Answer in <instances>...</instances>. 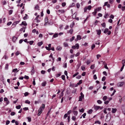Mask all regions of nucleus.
<instances>
[{"label":"nucleus","mask_w":125,"mask_h":125,"mask_svg":"<svg viewBox=\"0 0 125 125\" xmlns=\"http://www.w3.org/2000/svg\"><path fill=\"white\" fill-rule=\"evenodd\" d=\"M45 105L44 104H42V106H41L39 109L38 111V116H40L41 114L42 113L43 110L45 108Z\"/></svg>","instance_id":"f257e3e1"},{"label":"nucleus","mask_w":125,"mask_h":125,"mask_svg":"<svg viewBox=\"0 0 125 125\" xmlns=\"http://www.w3.org/2000/svg\"><path fill=\"white\" fill-rule=\"evenodd\" d=\"M104 33L106 34L109 35L111 34V32L110 31H108V28H106L104 31Z\"/></svg>","instance_id":"f03ea898"},{"label":"nucleus","mask_w":125,"mask_h":125,"mask_svg":"<svg viewBox=\"0 0 125 125\" xmlns=\"http://www.w3.org/2000/svg\"><path fill=\"white\" fill-rule=\"evenodd\" d=\"M79 45L78 43H76L75 45H73L72 46V48L74 49L77 48V49H79Z\"/></svg>","instance_id":"7ed1b4c3"},{"label":"nucleus","mask_w":125,"mask_h":125,"mask_svg":"<svg viewBox=\"0 0 125 125\" xmlns=\"http://www.w3.org/2000/svg\"><path fill=\"white\" fill-rule=\"evenodd\" d=\"M124 83L123 82H119L117 83V86L118 87H121L122 86Z\"/></svg>","instance_id":"20e7f679"},{"label":"nucleus","mask_w":125,"mask_h":125,"mask_svg":"<svg viewBox=\"0 0 125 125\" xmlns=\"http://www.w3.org/2000/svg\"><path fill=\"white\" fill-rule=\"evenodd\" d=\"M107 6V7L108 8H110V4H108V2H105L104 5L103 6V7H104V6Z\"/></svg>","instance_id":"39448f33"},{"label":"nucleus","mask_w":125,"mask_h":125,"mask_svg":"<svg viewBox=\"0 0 125 125\" xmlns=\"http://www.w3.org/2000/svg\"><path fill=\"white\" fill-rule=\"evenodd\" d=\"M20 25L21 26L23 25L24 26H26L27 25V24L25 21H22L21 23L20 24Z\"/></svg>","instance_id":"423d86ee"},{"label":"nucleus","mask_w":125,"mask_h":125,"mask_svg":"<svg viewBox=\"0 0 125 125\" xmlns=\"http://www.w3.org/2000/svg\"><path fill=\"white\" fill-rule=\"evenodd\" d=\"M84 98V96H80L79 97V101H82V99H83Z\"/></svg>","instance_id":"0eeeda50"},{"label":"nucleus","mask_w":125,"mask_h":125,"mask_svg":"<svg viewBox=\"0 0 125 125\" xmlns=\"http://www.w3.org/2000/svg\"><path fill=\"white\" fill-rule=\"evenodd\" d=\"M112 113H115L117 110V109L116 108H112Z\"/></svg>","instance_id":"6e6552de"},{"label":"nucleus","mask_w":125,"mask_h":125,"mask_svg":"<svg viewBox=\"0 0 125 125\" xmlns=\"http://www.w3.org/2000/svg\"><path fill=\"white\" fill-rule=\"evenodd\" d=\"M46 83V82L45 81H44L42 83V85L43 86H45Z\"/></svg>","instance_id":"1a4fd4ad"},{"label":"nucleus","mask_w":125,"mask_h":125,"mask_svg":"<svg viewBox=\"0 0 125 125\" xmlns=\"http://www.w3.org/2000/svg\"><path fill=\"white\" fill-rule=\"evenodd\" d=\"M107 97L106 96H104L103 98V99L104 101H105L107 99Z\"/></svg>","instance_id":"9d476101"},{"label":"nucleus","mask_w":125,"mask_h":125,"mask_svg":"<svg viewBox=\"0 0 125 125\" xmlns=\"http://www.w3.org/2000/svg\"><path fill=\"white\" fill-rule=\"evenodd\" d=\"M121 108L122 110L124 112L125 111V106L124 105H123L121 107Z\"/></svg>","instance_id":"9b49d317"},{"label":"nucleus","mask_w":125,"mask_h":125,"mask_svg":"<svg viewBox=\"0 0 125 125\" xmlns=\"http://www.w3.org/2000/svg\"><path fill=\"white\" fill-rule=\"evenodd\" d=\"M100 107V106H96L94 107V109L96 110H97L99 109Z\"/></svg>","instance_id":"f8f14e48"},{"label":"nucleus","mask_w":125,"mask_h":125,"mask_svg":"<svg viewBox=\"0 0 125 125\" xmlns=\"http://www.w3.org/2000/svg\"><path fill=\"white\" fill-rule=\"evenodd\" d=\"M62 49V47L60 46H58L57 47V48L56 49L57 50L60 51Z\"/></svg>","instance_id":"ddd939ff"},{"label":"nucleus","mask_w":125,"mask_h":125,"mask_svg":"<svg viewBox=\"0 0 125 125\" xmlns=\"http://www.w3.org/2000/svg\"><path fill=\"white\" fill-rule=\"evenodd\" d=\"M96 31L97 32V34L100 35L101 34V30H97Z\"/></svg>","instance_id":"4468645a"},{"label":"nucleus","mask_w":125,"mask_h":125,"mask_svg":"<svg viewBox=\"0 0 125 125\" xmlns=\"http://www.w3.org/2000/svg\"><path fill=\"white\" fill-rule=\"evenodd\" d=\"M73 30L72 29H71L69 31V32H68V33H70L71 34H72L73 32Z\"/></svg>","instance_id":"2eb2a0df"},{"label":"nucleus","mask_w":125,"mask_h":125,"mask_svg":"<svg viewBox=\"0 0 125 125\" xmlns=\"http://www.w3.org/2000/svg\"><path fill=\"white\" fill-rule=\"evenodd\" d=\"M42 42H38L37 43V45L39 46H40L42 45Z\"/></svg>","instance_id":"dca6fc26"},{"label":"nucleus","mask_w":125,"mask_h":125,"mask_svg":"<svg viewBox=\"0 0 125 125\" xmlns=\"http://www.w3.org/2000/svg\"><path fill=\"white\" fill-rule=\"evenodd\" d=\"M77 39L78 40H80L81 39V36L79 35H78L77 36Z\"/></svg>","instance_id":"f3484780"},{"label":"nucleus","mask_w":125,"mask_h":125,"mask_svg":"<svg viewBox=\"0 0 125 125\" xmlns=\"http://www.w3.org/2000/svg\"><path fill=\"white\" fill-rule=\"evenodd\" d=\"M58 12L61 13H64L65 12V11L64 10H58Z\"/></svg>","instance_id":"a211bd4d"},{"label":"nucleus","mask_w":125,"mask_h":125,"mask_svg":"<svg viewBox=\"0 0 125 125\" xmlns=\"http://www.w3.org/2000/svg\"><path fill=\"white\" fill-rule=\"evenodd\" d=\"M74 115L76 116L78 114V112L77 111H73V112Z\"/></svg>","instance_id":"6ab92c4d"},{"label":"nucleus","mask_w":125,"mask_h":125,"mask_svg":"<svg viewBox=\"0 0 125 125\" xmlns=\"http://www.w3.org/2000/svg\"><path fill=\"white\" fill-rule=\"evenodd\" d=\"M58 34L57 33H55V34L53 35V36L52 37L53 38H56L58 36Z\"/></svg>","instance_id":"aec40b11"},{"label":"nucleus","mask_w":125,"mask_h":125,"mask_svg":"<svg viewBox=\"0 0 125 125\" xmlns=\"http://www.w3.org/2000/svg\"><path fill=\"white\" fill-rule=\"evenodd\" d=\"M94 65L92 64L91 65L90 68L92 69H94Z\"/></svg>","instance_id":"412c9836"},{"label":"nucleus","mask_w":125,"mask_h":125,"mask_svg":"<svg viewBox=\"0 0 125 125\" xmlns=\"http://www.w3.org/2000/svg\"><path fill=\"white\" fill-rule=\"evenodd\" d=\"M63 45L65 47H68V45L67 43L66 42H64L63 43Z\"/></svg>","instance_id":"4be33fe9"},{"label":"nucleus","mask_w":125,"mask_h":125,"mask_svg":"<svg viewBox=\"0 0 125 125\" xmlns=\"http://www.w3.org/2000/svg\"><path fill=\"white\" fill-rule=\"evenodd\" d=\"M93 110L92 109H91L88 111V113L90 114H91L93 112Z\"/></svg>","instance_id":"5701e85b"},{"label":"nucleus","mask_w":125,"mask_h":125,"mask_svg":"<svg viewBox=\"0 0 125 125\" xmlns=\"http://www.w3.org/2000/svg\"><path fill=\"white\" fill-rule=\"evenodd\" d=\"M87 9H88L89 10H90L92 8V7L90 5L88 6L87 7Z\"/></svg>","instance_id":"b1692460"},{"label":"nucleus","mask_w":125,"mask_h":125,"mask_svg":"<svg viewBox=\"0 0 125 125\" xmlns=\"http://www.w3.org/2000/svg\"><path fill=\"white\" fill-rule=\"evenodd\" d=\"M109 16V15H108V13H106L105 14L104 16V18H107V17Z\"/></svg>","instance_id":"393cba45"},{"label":"nucleus","mask_w":125,"mask_h":125,"mask_svg":"<svg viewBox=\"0 0 125 125\" xmlns=\"http://www.w3.org/2000/svg\"><path fill=\"white\" fill-rule=\"evenodd\" d=\"M97 102L99 104H101L102 103V102L100 100H98L97 101Z\"/></svg>","instance_id":"a878e982"},{"label":"nucleus","mask_w":125,"mask_h":125,"mask_svg":"<svg viewBox=\"0 0 125 125\" xmlns=\"http://www.w3.org/2000/svg\"><path fill=\"white\" fill-rule=\"evenodd\" d=\"M79 73L78 72H77L76 73L74 74H73V77H74L76 76H77L78 74Z\"/></svg>","instance_id":"bb28decb"},{"label":"nucleus","mask_w":125,"mask_h":125,"mask_svg":"<svg viewBox=\"0 0 125 125\" xmlns=\"http://www.w3.org/2000/svg\"><path fill=\"white\" fill-rule=\"evenodd\" d=\"M16 109H19L21 108V106L20 105H19L18 106H16Z\"/></svg>","instance_id":"cd10ccee"},{"label":"nucleus","mask_w":125,"mask_h":125,"mask_svg":"<svg viewBox=\"0 0 125 125\" xmlns=\"http://www.w3.org/2000/svg\"><path fill=\"white\" fill-rule=\"evenodd\" d=\"M72 118L73 120L75 121L76 119V117L75 116H72Z\"/></svg>","instance_id":"c85d7f7f"},{"label":"nucleus","mask_w":125,"mask_h":125,"mask_svg":"<svg viewBox=\"0 0 125 125\" xmlns=\"http://www.w3.org/2000/svg\"><path fill=\"white\" fill-rule=\"evenodd\" d=\"M101 25H102V26L104 27H105V26H106V24H105V22H104L102 24H101Z\"/></svg>","instance_id":"c756f323"},{"label":"nucleus","mask_w":125,"mask_h":125,"mask_svg":"<svg viewBox=\"0 0 125 125\" xmlns=\"http://www.w3.org/2000/svg\"><path fill=\"white\" fill-rule=\"evenodd\" d=\"M33 42H34L33 41H30L29 42V44L30 45H32L33 43Z\"/></svg>","instance_id":"7c9ffc66"},{"label":"nucleus","mask_w":125,"mask_h":125,"mask_svg":"<svg viewBox=\"0 0 125 125\" xmlns=\"http://www.w3.org/2000/svg\"><path fill=\"white\" fill-rule=\"evenodd\" d=\"M25 103L29 104H30V102L28 100H27L25 101Z\"/></svg>","instance_id":"2f4dec72"},{"label":"nucleus","mask_w":125,"mask_h":125,"mask_svg":"<svg viewBox=\"0 0 125 125\" xmlns=\"http://www.w3.org/2000/svg\"><path fill=\"white\" fill-rule=\"evenodd\" d=\"M20 54V52L19 51H18L15 53V54L16 56Z\"/></svg>","instance_id":"473e14b6"},{"label":"nucleus","mask_w":125,"mask_h":125,"mask_svg":"<svg viewBox=\"0 0 125 125\" xmlns=\"http://www.w3.org/2000/svg\"><path fill=\"white\" fill-rule=\"evenodd\" d=\"M82 83V80H81L79 81V82L78 83H77V84L78 85H79L80 84Z\"/></svg>","instance_id":"72a5a7b5"},{"label":"nucleus","mask_w":125,"mask_h":125,"mask_svg":"<svg viewBox=\"0 0 125 125\" xmlns=\"http://www.w3.org/2000/svg\"><path fill=\"white\" fill-rule=\"evenodd\" d=\"M10 123V121L9 120H7L6 121V125H7L9 124Z\"/></svg>","instance_id":"f704fd0d"},{"label":"nucleus","mask_w":125,"mask_h":125,"mask_svg":"<svg viewBox=\"0 0 125 125\" xmlns=\"http://www.w3.org/2000/svg\"><path fill=\"white\" fill-rule=\"evenodd\" d=\"M29 94V93L27 92H26L24 94L25 96H26L28 95Z\"/></svg>","instance_id":"c9c22d12"},{"label":"nucleus","mask_w":125,"mask_h":125,"mask_svg":"<svg viewBox=\"0 0 125 125\" xmlns=\"http://www.w3.org/2000/svg\"><path fill=\"white\" fill-rule=\"evenodd\" d=\"M75 38V37L74 36L72 37V39H70V42L72 41Z\"/></svg>","instance_id":"e433bc0d"},{"label":"nucleus","mask_w":125,"mask_h":125,"mask_svg":"<svg viewBox=\"0 0 125 125\" xmlns=\"http://www.w3.org/2000/svg\"><path fill=\"white\" fill-rule=\"evenodd\" d=\"M13 12V10H10L9 11V15H10Z\"/></svg>","instance_id":"4c0bfd02"},{"label":"nucleus","mask_w":125,"mask_h":125,"mask_svg":"<svg viewBox=\"0 0 125 125\" xmlns=\"http://www.w3.org/2000/svg\"><path fill=\"white\" fill-rule=\"evenodd\" d=\"M96 10L97 11H99L100 10H101V7H99L97 8V9H96Z\"/></svg>","instance_id":"58836bf2"},{"label":"nucleus","mask_w":125,"mask_h":125,"mask_svg":"<svg viewBox=\"0 0 125 125\" xmlns=\"http://www.w3.org/2000/svg\"><path fill=\"white\" fill-rule=\"evenodd\" d=\"M116 92V91L115 90H114V92H113V93L111 95V96H113V95H114V94Z\"/></svg>","instance_id":"ea45409f"},{"label":"nucleus","mask_w":125,"mask_h":125,"mask_svg":"<svg viewBox=\"0 0 125 125\" xmlns=\"http://www.w3.org/2000/svg\"><path fill=\"white\" fill-rule=\"evenodd\" d=\"M62 79L63 80L65 79V76L64 75H62L61 76Z\"/></svg>","instance_id":"a19ab883"},{"label":"nucleus","mask_w":125,"mask_h":125,"mask_svg":"<svg viewBox=\"0 0 125 125\" xmlns=\"http://www.w3.org/2000/svg\"><path fill=\"white\" fill-rule=\"evenodd\" d=\"M86 114L85 113H84L83 114V115H82V116H83V118H85V116H86Z\"/></svg>","instance_id":"79ce46f5"},{"label":"nucleus","mask_w":125,"mask_h":125,"mask_svg":"<svg viewBox=\"0 0 125 125\" xmlns=\"http://www.w3.org/2000/svg\"><path fill=\"white\" fill-rule=\"evenodd\" d=\"M81 69L82 70H84L85 68V67L84 66H82L81 67Z\"/></svg>","instance_id":"37998d69"},{"label":"nucleus","mask_w":125,"mask_h":125,"mask_svg":"<svg viewBox=\"0 0 125 125\" xmlns=\"http://www.w3.org/2000/svg\"><path fill=\"white\" fill-rule=\"evenodd\" d=\"M68 116L67 114H65L63 118L65 119Z\"/></svg>","instance_id":"c03bdc74"},{"label":"nucleus","mask_w":125,"mask_h":125,"mask_svg":"<svg viewBox=\"0 0 125 125\" xmlns=\"http://www.w3.org/2000/svg\"><path fill=\"white\" fill-rule=\"evenodd\" d=\"M45 48L48 51H50L51 50V49L49 48L48 47H47V46L45 47Z\"/></svg>","instance_id":"a18cd8bd"},{"label":"nucleus","mask_w":125,"mask_h":125,"mask_svg":"<svg viewBox=\"0 0 125 125\" xmlns=\"http://www.w3.org/2000/svg\"><path fill=\"white\" fill-rule=\"evenodd\" d=\"M97 10H96V9H95V10L94 11V12H93L92 13L93 14L94 13V15H96V14L97 12Z\"/></svg>","instance_id":"49530a36"},{"label":"nucleus","mask_w":125,"mask_h":125,"mask_svg":"<svg viewBox=\"0 0 125 125\" xmlns=\"http://www.w3.org/2000/svg\"><path fill=\"white\" fill-rule=\"evenodd\" d=\"M106 79V77L105 76H104L102 78V81H104Z\"/></svg>","instance_id":"de8ad7c7"},{"label":"nucleus","mask_w":125,"mask_h":125,"mask_svg":"<svg viewBox=\"0 0 125 125\" xmlns=\"http://www.w3.org/2000/svg\"><path fill=\"white\" fill-rule=\"evenodd\" d=\"M27 14H25V16L23 18V19L24 20H26L27 19Z\"/></svg>","instance_id":"09e8293b"},{"label":"nucleus","mask_w":125,"mask_h":125,"mask_svg":"<svg viewBox=\"0 0 125 125\" xmlns=\"http://www.w3.org/2000/svg\"><path fill=\"white\" fill-rule=\"evenodd\" d=\"M81 77V75H78L76 77V78L78 79H80Z\"/></svg>","instance_id":"8fccbe9b"},{"label":"nucleus","mask_w":125,"mask_h":125,"mask_svg":"<svg viewBox=\"0 0 125 125\" xmlns=\"http://www.w3.org/2000/svg\"><path fill=\"white\" fill-rule=\"evenodd\" d=\"M95 46L94 44H93L91 47L92 49H93L95 47Z\"/></svg>","instance_id":"3c124183"},{"label":"nucleus","mask_w":125,"mask_h":125,"mask_svg":"<svg viewBox=\"0 0 125 125\" xmlns=\"http://www.w3.org/2000/svg\"><path fill=\"white\" fill-rule=\"evenodd\" d=\"M84 110L82 108L81 109L79 110V111L80 112H84Z\"/></svg>","instance_id":"603ef678"},{"label":"nucleus","mask_w":125,"mask_h":125,"mask_svg":"<svg viewBox=\"0 0 125 125\" xmlns=\"http://www.w3.org/2000/svg\"><path fill=\"white\" fill-rule=\"evenodd\" d=\"M101 57V56L100 55V54H97V55H96V57H97V59H99V58L100 57Z\"/></svg>","instance_id":"864d4df0"},{"label":"nucleus","mask_w":125,"mask_h":125,"mask_svg":"<svg viewBox=\"0 0 125 125\" xmlns=\"http://www.w3.org/2000/svg\"><path fill=\"white\" fill-rule=\"evenodd\" d=\"M25 29V27H23L21 28L20 30V31H23V29Z\"/></svg>","instance_id":"5fc2aeb1"},{"label":"nucleus","mask_w":125,"mask_h":125,"mask_svg":"<svg viewBox=\"0 0 125 125\" xmlns=\"http://www.w3.org/2000/svg\"><path fill=\"white\" fill-rule=\"evenodd\" d=\"M15 114V112H13L11 113L10 115H11L13 116Z\"/></svg>","instance_id":"6e6d98bb"},{"label":"nucleus","mask_w":125,"mask_h":125,"mask_svg":"<svg viewBox=\"0 0 125 125\" xmlns=\"http://www.w3.org/2000/svg\"><path fill=\"white\" fill-rule=\"evenodd\" d=\"M24 78L25 79H29V77L28 76H27L25 75L24 77Z\"/></svg>","instance_id":"4d7b16f0"},{"label":"nucleus","mask_w":125,"mask_h":125,"mask_svg":"<svg viewBox=\"0 0 125 125\" xmlns=\"http://www.w3.org/2000/svg\"><path fill=\"white\" fill-rule=\"evenodd\" d=\"M39 7L38 5H37L35 7V9H39Z\"/></svg>","instance_id":"13d9d810"},{"label":"nucleus","mask_w":125,"mask_h":125,"mask_svg":"<svg viewBox=\"0 0 125 125\" xmlns=\"http://www.w3.org/2000/svg\"><path fill=\"white\" fill-rule=\"evenodd\" d=\"M91 63V61L90 60L87 61L86 62V63L87 65Z\"/></svg>","instance_id":"bf43d9fd"},{"label":"nucleus","mask_w":125,"mask_h":125,"mask_svg":"<svg viewBox=\"0 0 125 125\" xmlns=\"http://www.w3.org/2000/svg\"><path fill=\"white\" fill-rule=\"evenodd\" d=\"M110 18H112V19H113L114 17V16L113 15L111 14L110 16Z\"/></svg>","instance_id":"052dcab7"},{"label":"nucleus","mask_w":125,"mask_h":125,"mask_svg":"<svg viewBox=\"0 0 125 125\" xmlns=\"http://www.w3.org/2000/svg\"><path fill=\"white\" fill-rule=\"evenodd\" d=\"M12 23V22L11 21L9 22H8L7 24V25L8 26H9Z\"/></svg>","instance_id":"680f3d73"},{"label":"nucleus","mask_w":125,"mask_h":125,"mask_svg":"<svg viewBox=\"0 0 125 125\" xmlns=\"http://www.w3.org/2000/svg\"><path fill=\"white\" fill-rule=\"evenodd\" d=\"M66 3L65 2H63L62 4V6L64 7L66 5Z\"/></svg>","instance_id":"e2e57ef3"},{"label":"nucleus","mask_w":125,"mask_h":125,"mask_svg":"<svg viewBox=\"0 0 125 125\" xmlns=\"http://www.w3.org/2000/svg\"><path fill=\"white\" fill-rule=\"evenodd\" d=\"M103 73L105 75V76H106L107 75V73L105 71H104L103 72Z\"/></svg>","instance_id":"0e129e2a"},{"label":"nucleus","mask_w":125,"mask_h":125,"mask_svg":"<svg viewBox=\"0 0 125 125\" xmlns=\"http://www.w3.org/2000/svg\"><path fill=\"white\" fill-rule=\"evenodd\" d=\"M8 64H6L5 66V68L6 69H7L8 68Z\"/></svg>","instance_id":"69168bd1"},{"label":"nucleus","mask_w":125,"mask_h":125,"mask_svg":"<svg viewBox=\"0 0 125 125\" xmlns=\"http://www.w3.org/2000/svg\"><path fill=\"white\" fill-rule=\"evenodd\" d=\"M84 12H85L87 10V6L85 7L84 8Z\"/></svg>","instance_id":"338daca9"},{"label":"nucleus","mask_w":125,"mask_h":125,"mask_svg":"<svg viewBox=\"0 0 125 125\" xmlns=\"http://www.w3.org/2000/svg\"><path fill=\"white\" fill-rule=\"evenodd\" d=\"M41 72L42 74H44L45 73V71L44 70H42Z\"/></svg>","instance_id":"774afa93"}]
</instances>
